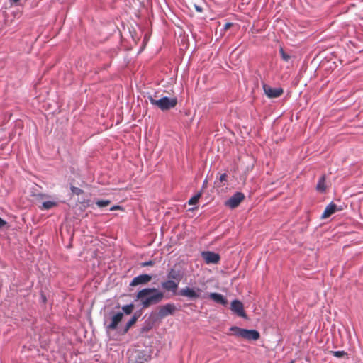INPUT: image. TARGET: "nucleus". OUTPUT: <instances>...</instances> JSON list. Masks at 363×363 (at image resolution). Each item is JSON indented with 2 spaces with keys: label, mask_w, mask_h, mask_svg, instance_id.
<instances>
[{
  "label": "nucleus",
  "mask_w": 363,
  "mask_h": 363,
  "mask_svg": "<svg viewBox=\"0 0 363 363\" xmlns=\"http://www.w3.org/2000/svg\"><path fill=\"white\" fill-rule=\"evenodd\" d=\"M164 297V292L156 288H145L139 291L136 295V299L140 302L144 308L159 303Z\"/></svg>",
  "instance_id": "1"
},
{
  "label": "nucleus",
  "mask_w": 363,
  "mask_h": 363,
  "mask_svg": "<svg viewBox=\"0 0 363 363\" xmlns=\"http://www.w3.org/2000/svg\"><path fill=\"white\" fill-rule=\"evenodd\" d=\"M155 96H148V99L150 103L160 108L162 111H167L172 108H174L177 104V99L176 98H169L167 96L162 97L159 99H156Z\"/></svg>",
  "instance_id": "2"
},
{
  "label": "nucleus",
  "mask_w": 363,
  "mask_h": 363,
  "mask_svg": "<svg viewBox=\"0 0 363 363\" xmlns=\"http://www.w3.org/2000/svg\"><path fill=\"white\" fill-rule=\"evenodd\" d=\"M202 290L199 288L186 286L179 291V295L186 297L191 300H196L201 297Z\"/></svg>",
  "instance_id": "3"
},
{
  "label": "nucleus",
  "mask_w": 363,
  "mask_h": 363,
  "mask_svg": "<svg viewBox=\"0 0 363 363\" xmlns=\"http://www.w3.org/2000/svg\"><path fill=\"white\" fill-rule=\"evenodd\" d=\"M244 199V194L242 192H236L225 201V204L230 208L233 209L238 207Z\"/></svg>",
  "instance_id": "4"
},
{
  "label": "nucleus",
  "mask_w": 363,
  "mask_h": 363,
  "mask_svg": "<svg viewBox=\"0 0 363 363\" xmlns=\"http://www.w3.org/2000/svg\"><path fill=\"white\" fill-rule=\"evenodd\" d=\"M177 311V308L174 303H167L160 307L157 318L162 319L168 315H173Z\"/></svg>",
  "instance_id": "5"
},
{
  "label": "nucleus",
  "mask_w": 363,
  "mask_h": 363,
  "mask_svg": "<svg viewBox=\"0 0 363 363\" xmlns=\"http://www.w3.org/2000/svg\"><path fill=\"white\" fill-rule=\"evenodd\" d=\"M201 257L207 264H217L220 260V255L218 253L211 251L202 252Z\"/></svg>",
  "instance_id": "6"
},
{
  "label": "nucleus",
  "mask_w": 363,
  "mask_h": 363,
  "mask_svg": "<svg viewBox=\"0 0 363 363\" xmlns=\"http://www.w3.org/2000/svg\"><path fill=\"white\" fill-rule=\"evenodd\" d=\"M230 310L240 317L245 318L246 314L244 311V306L239 300H233L231 302Z\"/></svg>",
  "instance_id": "7"
},
{
  "label": "nucleus",
  "mask_w": 363,
  "mask_h": 363,
  "mask_svg": "<svg viewBox=\"0 0 363 363\" xmlns=\"http://www.w3.org/2000/svg\"><path fill=\"white\" fill-rule=\"evenodd\" d=\"M152 280V276L149 274H140L133 279L130 283V286H135L138 285L146 284Z\"/></svg>",
  "instance_id": "8"
},
{
  "label": "nucleus",
  "mask_w": 363,
  "mask_h": 363,
  "mask_svg": "<svg viewBox=\"0 0 363 363\" xmlns=\"http://www.w3.org/2000/svg\"><path fill=\"white\" fill-rule=\"evenodd\" d=\"M263 89L265 94L269 98H277L283 94V89L281 88H272L267 84L263 85Z\"/></svg>",
  "instance_id": "9"
},
{
  "label": "nucleus",
  "mask_w": 363,
  "mask_h": 363,
  "mask_svg": "<svg viewBox=\"0 0 363 363\" xmlns=\"http://www.w3.org/2000/svg\"><path fill=\"white\" fill-rule=\"evenodd\" d=\"M161 286L163 289L175 294L178 289L179 283L174 280L169 279L162 282Z\"/></svg>",
  "instance_id": "10"
},
{
  "label": "nucleus",
  "mask_w": 363,
  "mask_h": 363,
  "mask_svg": "<svg viewBox=\"0 0 363 363\" xmlns=\"http://www.w3.org/2000/svg\"><path fill=\"white\" fill-rule=\"evenodd\" d=\"M123 317V312H118V313L114 314L111 317V323L107 326V329L111 330L116 329L118 323L122 320Z\"/></svg>",
  "instance_id": "11"
},
{
  "label": "nucleus",
  "mask_w": 363,
  "mask_h": 363,
  "mask_svg": "<svg viewBox=\"0 0 363 363\" xmlns=\"http://www.w3.org/2000/svg\"><path fill=\"white\" fill-rule=\"evenodd\" d=\"M259 333L256 330L244 329L242 338L247 340H257L259 338Z\"/></svg>",
  "instance_id": "12"
},
{
  "label": "nucleus",
  "mask_w": 363,
  "mask_h": 363,
  "mask_svg": "<svg viewBox=\"0 0 363 363\" xmlns=\"http://www.w3.org/2000/svg\"><path fill=\"white\" fill-rule=\"evenodd\" d=\"M208 297L216 303H220L223 306H226L228 304L227 299L220 294L215 292L210 293Z\"/></svg>",
  "instance_id": "13"
},
{
  "label": "nucleus",
  "mask_w": 363,
  "mask_h": 363,
  "mask_svg": "<svg viewBox=\"0 0 363 363\" xmlns=\"http://www.w3.org/2000/svg\"><path fill=\"white\" fill-rule=\"evenodd\" d=\"M337 210L338 209H337V206L335 203H333V202L330 203L329 205H328L326 206L325 211H323V213L321 216V218L325 219V218L330 217L332 214L335 213Z\"/></svg>",
  "instance_id": "14"
},
{
  "label": "nucleus",
  "mask_w": 363,
  "mask_h": 363,
  "mask_svg": "<svg viewBox=\"0 0 363 363\" xmlns=\"http://www.w3.org/2000/svg\"><path fill=\"white\" fill-rule=\"evenodd\" d=\"M167 277L169 279L176 281V282L179 283L183 277V274L179 270L171 269L167 274Z\"/></svg>",
  "instance_id": "15"
},
{
  "label": "nucleus",
  "mask_w": 363,
  "mask_h": 363,
  "mask_svg": "<svg viewBox=\"0 0 363 363\" xmlns=\"http://www.w3.org/2000/svg\"><path fill=\"white\" fill-rule=\"evenodd\" d=\"M138 318H139L138 315L134 314L133 315V317L127 322V323H126L125 326L124 327V328L123 329L121 333L125 334L129 330L130 327L135 323V322L137 321Z\"/></svg>",
  "instance_id": "16"
},
{
  "label": "nucleus",
  "mask_w": 363,
  "mask_h": 363,
  "mask_svg": "<svg viewBox=\"0 0 363 363\" xmlns=\"http://www.w3.org/2000/svg\"><path fill=\"white\" fill-rule=\"evenodd\" d=\"M57 205V203L54 201H47L42 203L40 206L41 210H49L55 207Z\"/></svg>",
  "instance_id": "17"
},
{
  "label": "nucleus",
  "mask_w": 363,
  "mask_h": 363,
  "mask_svg": "<svg viewBox=\"0 0 363 363\" xmlns=\"http://www.w3.org/2000/svg\"><path fill=\"white\" fill-rule=\"evenodd\" d=\"M316 189L320 192H323L326 189L325 176H322L319 179L318 182L316 186Z\"/></svg>",
  "instance_id": "18"
},
{
  "label": "nucleus",
  "mask_w": 363,
  "mask_h": 363,
  "mask_svg": "<svg viewBox=\"0 0 363 363\" xmlns=\"http://www.w3.org/2000/svg\"><path fill=\"white\" fill-rule=\"evenodd\" d=\"M230 330L233 333L232 334L236 337H242L244 329L237 326H232Z\"/></svg>",
  "instance_id": "19"
},
{
  "label": "nucleus",
  "mask_w": 363,
  "mask_h": 363,
  "mask_svg": "<svg viewBox=\"0 0 363 363\" xmlns=\"http://www.w3.org/2000/svg\"><path fill=\"white\" fill-rule=\"evenodd\" d=\"M133 308H134V306L133 304H128V305H125V306H123L122 310H123V313H125L127 315H129L132 313Z\"/></svg>",
  "instance_id": "20"
},
{
  "label": "nucleus",
  "mask_w": 363,
  "mask_h": 363,
  "mask_svg": "<svg viewBox=\"0 0 363 363\" xmlns=\"http://www.w3.org/2000/svg\"><path fill=\"white\" fill-rule=\"evenodd\" d=\"M111 201L109 200H97L96 201V204L100 207H105L110 204Z\"/></svg>",
  "instance_id": "21"
},
{
  "label": "nucleus",
  "mask_w": 363,
  "mask_h": 363,
  "mask_svg": "<svg viewBox=\"0 0 363 363\" xmlns=\"http://www.w3.org/2000/svg\"><path fill=\"white\" fill-rule=\"evenodd\" d=\"M201 197V194H198L195 196H194L192 198H191L189 201V205H194L197 203V201H199V198Z\"/></svg>",
  "instance_id": "22"
},
{
  "label": "nucleus",
  "mask_w": 363,
  "mask_h": 363,
  "mask_svg": "<svg viewBox=\"0 0 363 363\" xmlns=\"http://www.w3.org/2000/svg\"><path fill=\"white\" fill-rule=\"evenodd\" d=\"M333 355L336 357L340 358L347 354V353L345 351H333L332 352Z\"/></svg>",
  "instance_id": "23"
},
{
  "label": "nucleus",
  "mask_w": 363,
  "mask_h": 363,
  "mask_svg": "<svg viewBox=\"0 0 363 363\" xmlns=\"http://www.w3.org/2000/svg\"><path fill=\"white\" fill-rule=\"evenodd\" d=\"M71 191L73 194H77V195H80L83 192V191L81 189H79L78 187H75V186H72Z\"/></svg>",
  "instance_id": "24"
},
{
  "label": "nucleus",
  "mask_w": 363,
  "mask_h": 363,
  "mask_svg": "<svg viewBox=\"0 0 363 363\" xmlns=\"http://www.w3.org/2000/svg\"><path fill=\"white\" fill-rule=\"evenodd\" d=\"M280 52L283 60H284L285 61H288L289 59L290 58L289 55L286 54L282 48L280 49Z\"/></svg>",
  "instance_id": "25"
},
{
  "label": "nucleus",
  "mask_w": 363,
  "mask_h": 363,
  "mask_svg": "<svg viewBox=\"0 0 363 363\" xmlns=\"http://www.w3.org/2000/svg\"><path fill=\"white\" fill-rule=\"evenodd\" d=\"M154 262L152 261L145 262L141 264L143 267L152 266Z\"/></svg>",
  "instance_id": "26"
},
{
  "label": "nucleus",
  "mask_w": 363,
  "mask_h": 363,
  "mask_svg": "<svg viewBox=\"0 0 363 363\" xmlns=\"http://www.w3.org/2000/svg\"><path fill=\"white\" fill-rule=\"evenodd\" d=\"M7 223L0 217V229L6 226Z\"/></svg>",
  "instance_id": "27"
},
{
  "label": "nucleus",
  "mask_w": 363,
  "mask_h": 363,
  "mask_svg": "<svg viewBox=\"0 0 363 363\" xmlns=\"http://www.w3.org/2000/svg\"><path fill=\"white\" fill-rule=\"evenodd\" d=\"M227 179V174L225 173L224 174H222L220 176V182H224Z\"/></svg>",
  "instance_id": "28"
},
{
  "label": "nucleus",
  "mask_w": 363,
  "mask_h": 363,
  "mask_svg": "<svg viewBox=\"0 0 363 363\" xmlns=\"http://www.w3.org/2000/svg\"><path fill=\"white\" fill-rule=\"evenodd\" d=\"M194 8H195V9H196L198 12H202V11H203L202 7H201V6H200L194 5Z\"/></svg>",
  "instance_id": "29"
},
{
  "label": "nucleus",
  "mask_w": 363,
  "mask_h": 363,
  "mask_svg": "<svg viewBox=\"0 0 363 363\" xmlns=\"http://www.w3.org/2000/svg\"><path fill=\"white\" fill-rule=\"evenodd\" d=\"M120 208H121L120 206H113L110 208V211H115V210L120 209Z\"/></svg>",
  "instance_id": "30"
},
{
  "label": "nucleus",
  "mask_w": 363,
  "mask_h": 363,
  "mask_svg": "<svg viewBox=\"0 0 363 363\" xmlns=\"http://www.w3.org/2000/svg\"><path fill=\"white\" fill-rule=\"evenodd\" d=\"M231 26H232V23H225V26H224V29H225V30H227V29H228Z\"/></svg>",
  "instance_id": "31"
},
{
  "label": "nucleus",
  "mask_w": 363,
  "mask_h": 363,
  "mask_svg": "<svg viewBox=\"0 0 363 363\" xmlns=\"http://www.w3.org/2000/svg\"><path fill=\"white\" fill-rule=\"evenodd\" d=\"M11 1L16 3V2H18L19 0H11Z\"/></svg>",
  "instance_id": "32"
}]
</instances>
